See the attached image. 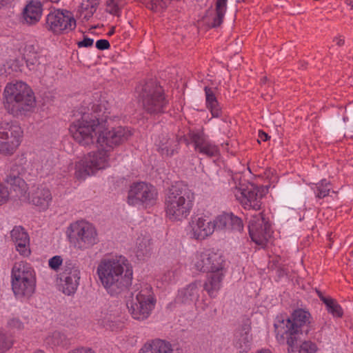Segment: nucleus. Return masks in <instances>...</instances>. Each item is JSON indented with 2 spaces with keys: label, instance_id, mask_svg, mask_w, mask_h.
<instances>
[{
  "label": "nucleus",
  "instance_id": "f257e3e1",
  "mask_svg": "<svg viewBox=\"0 0 353 353\" xmlns=\"http://www.w3.org/2000/svg\"><path fill=\"white\" fill-rule=\"evenodd\" d=\"M101 118L100 122L105 123V126L99 132L97 143L103 148L102 150L89 153L76 164V175L77 178L84 179L87 176L94 174L100 169L104 168L108 163V150L122 144L132 136L131 130L127 127L117 126L109 130L110 119L108 116Z\"/></svg>",
  "mask_w": 353,
  "mask_h": 353
},
{
  "label": "nucleus",
  "instance_id": "f03ea898",
  "mask_svg": "<svg viewBox=\"0 0 353 353\" xmlns=\"http://www.w3.org/2000/svg\"><path fill=\"white\" fill-rule=\"evenodd\" d=\"M104 105L99 101L92 98L85 99L76 112L74 116L77 118L70 125L69 131L74 140L79 144L87 146L94 144L96 136L99 134L105 123L100 122L99 113H105Z\"/></svg>",
  "mask_w": 353,
  "mask_h": 353
},
{
  "label": "nucleus",
  "instance_id": "7ed1b4c3",
  "mask_svg": "<svg viewBox=\"0 0 353 353\" xmlns=\"http://www.w3.org/2000/svg\"><path fill=\"white\" fill-rule=\"evenodd\" d=\"M97 272L103 286L112 296L125 291L132 282V270L121 256L102 260Z\"/></svg>",
  "mask_w": 353,
  "mask_h": 353
},
{
  "label": "nucleus",
  "instance_id": "20e7f679",
  "mask_svg": "<svg viewBox=\"0 0 353 353\" xmlns=\"http://www.w3.org/2000/svg\"><path fill=\"white\" fill-rule=\"evenodd\" d=\"M194 194L183 183L172 185L165 196L164 208L166 216L172 221H182L190 214L193 208Z\"/></svg>",
  "mask_w": 353,
  "mask_h": 353
},
{
  "label": "nucleus",
  "instance_id": "39448f33",
  "mask_svg": "<svg viewBox=\"0 0 353 353\" xmlns=\"http://www.w3.org/2000/svg\"><path fill=\"white\" fill-rule=\"evenodd\" d=\"M4 94L5 108L14 117L25 115L35 107L36 101L32 90L22 81L8 84Z\"/></svg>",
  "mask_w": 353,
  "mask_h": 353
},
{
  "label": "nucleus",
  "instance_id": "423d86ee",
  "mask_svg": "<svg viewBox=\"0 0 353 353\" xmlns=\"http://www.w3.org/2000/svg\"><path fill=\"white\" fill-rule=\"evenodd\" d=\"M140 97L143 110L150 114L163 113L167 109L163 90L155 81L150 80L143 85Z\"/></svg>",
  "mask_w": 353,
  "mask_h": 353
},
{
  "label": "nucleus",
  "instance_id": "0eeeda50",
  "mask_svg": "<svg viewBox=\"0 0 353 353\" xmlns=\"http://www.w3.org/2000/svg\"><path fill=\"white\" fill-rule=\"evenodd\" d=\"M310 314L303 309L294 310L291 318H288L284 324V334L287 339V344L294 347L297 345V341L301 340V335L307 334L309 332L310 323Z\"/></svg>",
  "mask_w": 353,
  "mask_h": 353
},
{
  "label": "nucleus",
  "instance_id": "6e6552de",
  "mask_svg": "<svg viewBox=\"0 0 353 353\" xmlns=\"http://www.w3.org/2000/svg\"><path fill=\"white\" fill-rule=\"evenodd\" d=\"M12 287L15 295L30 296L35 288L33 270L27 264L16 263L12 270Z\"/></svg>",
  "mask_w": 353,
  "mask_h": 353
},
{
  "label": "nucleus",
  "instance_id": "1a4fd4ad",
  "mask_svg": "<svg viewBox=\"0 0 353 353\" xmlns=\"http://www.w3.org/2000/svg\"><path fill=\"white\" fill-rule=\"evenodd\" d=\"M148 288L136 293H132L126 305L132 318L139 321L146 319L154 307L155 300L148 294Z\"/></svg>",
  "mask_w": 353,
  "mask_h": 353
},
{
  "label": "nucleus",
  "instance_id": "9d476101",
  "mask_svg": "<svg viewBox=\"0 0 353 353\" xmlns=\"http://www.w3.org/2000/svg\"><path fill=\"white\" fill-rule=\"evenodd\" d=\"M23 132L16 122L0 123V152L12 154L20 145Z\"/></svg>",
  "mask_w": 353,
  "mask_h": 353
},
{
  "label": "nucleus",
  "instance_id": "9b49d317",
  "mask_svg": "<svg viewBox=\"0 0 353 353\" xmlns=\"http://www.w3.org/2000/svg\"><path fill=\"white\" fill-rule=\"evenodd\" d=\"M74 14L67 10H57L48 14L46 28L57 34H65L75 29Z\"/></svg>",
  "mask_w": 353,
  "mask_h": 353
},
{
  "label": "nucleus",
  "instance_id": "f8f14e48",
  "mask_svg": "<svg viewBox=\"0 0 353 353\" xmlns=\"http://www.w3.org/2000/svg\"><path fill=\"white\" fill-rule=\"evenodd\" d=\"M157 197V192L153 185L139 182L130 186L128 202L131 205H143L147 208L155 203Z\"/></svg>",
  "mask_w": 353,
  "mask_h": 353
},
{
  "label": "nucleus",
  "instance_id": "ddd939ff",
  "mask_svg": "<svg viewBox=\"0 0 353 353\" xmlns=\"http://www.w3.org/2000/svg\"><path fill=\"white\" fill-rule=\"evenodd\" d=\"M263 192L264 189L262 187L259 188L252 183L247 185L239 183V186L236 185L234 194L245 208L259 210L261 208V199Z\"/></svg>",
  "mask_w": 353,
  "mask_h": 353
},
{
  "label": "nucleus",
  "instance_id": "4468645a",
  "mask_svg": "<svg viewBox=\"0 0 353 353\" xmlns=\"http://www.w3.org/2000/svg\"><path fill=\"white\" fill-rule=\"evenodd\" d=\"M70 237L76 239L75 245L84 250L91 248L97 242V234L95 228L87 223H76L70 225Z\"/></svg>",
  "mask_w": 353,
  "mask_h": 353
},
{
  "label": "nucleus",
  "instance_id": "2eb2a0df",
  "mask_svg": "<svg viewBox=\"0 0 353 353\" xmlns=\"http://www.w3.org/2000/svg\"><path fill=\"white\" fill-rule=\"evenodd\" d=\"M248 228L252 240L258 245H264L271 236L270 225L262 213L252 216Z\"/></svg>",
  "mask_w": 353,
  "mask_h": 353
},
{
  "label": "nucleus",
  "instance_id": "dca6fc26",
  "mask_svg": "<svg viewBox=\"0 0 353 353\" xmlns=\"http://www.w3.org/2000/svg\"><path fill=\"white\" fill-rule=\"evenodd\" d=\"M224 262L220 254L205 251L196 255L194 266L197 270L203 272H217L223 270Z\"/></svg>",
  "mask_w": 353,
  "mask_h": 353
},
{
  "label": "nucleus",
  "instance_id": "f3484780",
  "mask_svg": "<svg viewBox=\"0 0 353 353\" xmlns=\"http://www.w3.org/2000/svg\"><path fill=\"white\" fill-rule=\"evenodd\" d=\"M50 190L43 184L33 185L28 194L27 201L38 207L40 210H47L52 201Z\"/></svg>",
  "mask_w": 353,
  "mask_h": 353
},
{
  "label": "nucleus",
  "instance_id": "a211bd4d",
  "mask_svg": "<svg viewBox=\"0 0 353 353\" xmlns=\"http://www.w3.org/2000/svg\"><path fill=\"white\" fill-rule=\"evenodd\" d=\"M22 168L15 165L12 169V172L8 175L5 181L10 185L14 196L21 201H26L28 198V185L25 180L19 175H23Z\"/></svg>",
  "mask_w": 353,
  "mask_h": 353
},
{
  "label": "nucleus",
  "instance_id": "6ab92c4d",
  "mask_svg": "<svg viewBox=\"0 0 353 353\" xmlns=\"http://www.w3.org/2000/svg\"><path fill=\"white\" fill-rule=\"evenodd\" d=\"M188 137L190 142L187 138H183V140L187 145H189L190 143H193L196 152L208 157H214L217 154V147L207 140L203 132L190 131L188 133Z\"/></svg>",
  "mask_w": 353,
  "mask_h": 353
},
{
  "label": "nucleus",
  "instance_id": "aec40b11",
  "mask_svg": "<svg viewBox=\"0 0 353 353\" xmlns=\"http://www.w3.org/2000/svg\"><path fill=\"white\" fill-rule=\"evenodd\" d=\"M190 227L191 237L196 240L204 239L211 235L216 229L214 221L212 222L203 217L192 219Z\"/></svg>",
  "mask_w": 353,
  "mask_h": 353
},
{
  "label": "nucleus",
  "instance_id": "412c9836",
  "mask_svg": "<svg viewBox=\"0 0 353 353\" xmlns=\"http://www.w3.org/2000/svg\"><path fill=\"white\" fill-rule=\"evenodd\" d=\"M250 325L245 323L236 331L233 343L239 352H248L251 349L252 336L250 334Z\"/></svg>",
  "mask_w": 353,
  "mask_h": 353
},
{
  "label": "nucleus",
  "instance_id": "4be33fe9",
  "mask_svg": "<svg viewBox=\"0 0 353 353\" xmlns=\"http://www.w3.org/2000/svg\"><path fill=\"white\" fill-rule=\"evenodd\" d=\"M12 241L19 253L23 256L30 254V239L28 233L21 226H15L10 232Z\"/></svg>",
  "mask_w": 353,
  "mask_h": 353
},
{
  "label": "nucleus",
  "instance_id": "5701e85b",
  "mask_svg": "<svg viewBox=\"0 0 353 353\" xmlns=\"http://www.w3.org/2000/svg\"><path fill=\"white\" fill-rule=\"evenodd\" d=\"M57 162L58 158L55 154L50 152H44L40 155L38 161L34 163V166L37 173L43 177L48 176L55 171Z\"/></svg>",
  "mask_w": 353,
  "mask_h": 353
},
{
  "label": "nucleus",
  "instance_id": "b1692460",
  "mask_svg": "<svg viewBox=\"0 0 353 353\" xmlns=\"http://www.w3.org/2000/svg\"><path fill=\"white\" fill-rule=\"evenodd\" d=\"M215 228L218 230H227L241 232L243 225L241 219L232 214H223L214 220Z\"/></svg>",
  "mask_w": 353,
  "mask_h": 353
},
{
  "label": "nucleus",
  "instance_id": "393cba45",
  "mask_svg": "<svg viewBox=\"0 0 353 353\" xmlns=\"http://www.w3.org/2000/svg\"><path fill=\"white\" fill-rule=\"evenodd\" d=\"M42 11V4L40 1H30L23 10V23L29 26L36 24L41 17Z\"/></svg>",
  "mask_w": 353,
  "mask_h": 353
},
{
  "label": "nucleus",
  "instance_id": "a878e982",
  "mask_svg": "<svg viewBox=\"0 0 353 353\" xmlns=\"http://www.w3.org/2000/svg\"><path fill=\"white\" fill-rule=\"evenodd\" d=\"M139 353H174V350L169 342L155 339L151 343L145 344Z\"/></svg>",
  "mask_w": 353,
  "mask_h": 353
},
{
  "label": "nucleus",
  "instance_id": "bb28decb",
  "mask_svg": "<svg viewBox=\"0 0 353 353\" xmlns=\"http://www.w3.org/2000/svg\"><path fill=\"white\" fill-rule=\"evenodd\" d=\"M200 282H194L188 285L180 292L179 296L182 302L188 303L194 301L199 298V290L201 287Z\"/></svg>",
  "mask_w": 353,
  "mask_h": 353
},
{
  "label": "nucleus",
  "instance_id": "cd10ccee",
  "mask_svg": "<svg viewBox=\"0 0 353 353\" xmlns=\"http://www.w3.org/2000/svg\"><path fill=\"white\" fill-rule=\"evenodd\" d=\"M211 272L212 274L208 278L203 287L210 296H213L214 292L220 288L223 274L220 271Z\"/></svg>",
  "mask_w": 353,
  "mask_h": 353
},
{
  "label": "nucleus",
  "instance_id": "c85d7f7f",
  "mask_svg": "<svg viewBox=\"0 0 353 353\" xmlns=\"http://www.w3.org/2000/svg\"><path fill=\"white\" fill-rule=\"evenodd\" d=\"M204 90L205 92L208 108L210 110L214 117H218L219 116L220 108L214 92L208 87H205Z\"/></svg>",
  "mask_w": 353,
  "mask_h": 353
},
{
  "label": "nucleus",
  "instance_id": "c756f323",
  "mask_svg": "<svg viewBox=\"0 0 353 353\" xmlns=\"http://www.w3.org/2000/svg\"><path fill=\"white\" fill-rule=\"evenodd\" d=\"M179 144V141L173 137L167 144H158L159 150L163 156L172 157L177 152Z\"/></svg>",
  "mask_w": 353,
  "mask_h": 353
},
{
  "label": "nucleus",
  "instance_id": "7c9ffc66",
  "mask_svg": "<svg viewBox=\"0 0 353 353\" xmlns=\"http://www.w3.org/2000/svg\"><path fill=\"white\" fill-rule=\"evenodd\" d=\"M61 281L62 291L68 296L73 294L77 290L80 279H70L60 276Z\"/></svg>",
  "mask_w": 353,
  "mask_h": 353
},
{
  "label": "nucleus",
  "instance_id": "2f4dec72",
  "mask_svg": "<svg viewBox=\"0 0 353 353\" xmlns=\"http://www.w3.org/2000/svg\"><path fill=\"white\" fill-rule=\"evenodd\" d=\"M226 2L227 0H217L216 3V16L213 19V23L212 24V28H216L219 26L222 22L223 19L224 17L225 9H226Z\"/></svg>",
  "mask_w": 353,
  "mask_h": 353
},
{
  "label": "nucleus",
  "instance_id": "473e14b6",
  "mask_svg": "<svg viewBox=\"0 0 353 353\" xmlns=\"http://www.w3.org/2000/svg\"><path fill=\"white\" fill-rule=\"evenodd\" d=\"M60 276L65 278L80 279V271L76 264L71 261H65L63 270L61 273Z\"/></svg>",
  "mask_w": 353,
  "mask_h": 353
},
{
  "label": "nucleus",
  "instance_id": "72a5a7b5",
  "mask_svg": "<svg viewBox=\"0 0 353 353\" xmlns=\"http://www.w3.org/2000/svg\"><path fill=\"white\" fill-rule=\"evenodd\" d=\"M99 1L100 0H82L81 8L82 10L88 12L84 17L85 19H89L93 15L99 4Z\"/></svg>",
  "mask_w": 353,
  "mask_h": 353
},
{
  "label": "nucleus",
  "instance_id": "f704fd0d",
  "mask_svg": "<svg viewBox=\"0 0 353 353\" xmlns=\"http://www.w3.org/2000/svg\"><path fill=\"white\" fill-rule=\"evenodd\" d=\"M170 1L171 0H145V3L148 8L159 12L165 8Z\"/></svg>",
  "mask_w": 353,
  "mask_h": 353
},
{
  "label": "nucleus",
  "instance_id": "c9c22d12",
  "mask_svg": "<svg viewBox=\"0 0 353 353\" xmlns=\"http://www.w3.org/2000/svg\"><path fill=\"white\" fill-rule=\"evenodd\" d=\"M12 345V339L10 335L0 330V353L7 351Z\"/></svg>",
  "mask_w": 353,
  "mask_h": 353
},
{
  "label": "nucleus",
  "instance_id": "e433bc0d",
  "mask_svg": "<svg viewBox=\"0 0 353 353\" xmlns=\"http://www.w3.org/2000/svg\"><path fill=\"white\" fill-rule=\"evenodd\" d=\"M26 65L30 70H37L38 66L40 65L39 56L36 53L30 54V52L24 54Z\"/></svg>",
  "mask_w": 353,
  "mask_h": 353
},
{
  "label": "nucleus",
  "instance_id": "4c0bfd02",
  "mask_svg": "<svg viewBox=\"0 0 353 353\" xmlns=\"http://www.w3.org/2000/svg\"><path fill=\"white\" fill-rule=\"evenodd\" d=\"M150 250V241L148 239H139L137 241V255L138 256H145L149 254Z\"/></svg>",
  "mask_w": 353,
  "mask_h": 353
},
{
  "label": "nucleus",
  "instance_id": "58836bf2",
  "mask_svg": "<svg viewBox=\"0 0 353 353\" xmlns=\"http://www.w3.org/2000/svg\"><path fill=\"white\" fill-rule=\"evenodd\" d=\"M330 183H327L326 180H322L320 183L316 184L317 194L316 197L319 199H323L329 194L330 188L327 186Z\"/></svg>",
  "mask_w": 353,
  "mask_h": 353
},
{
  "label": "nucleus",
  "instance_id": "ea45409f",
  "mask_svg": "<svg viewBox=\"0 0 353 353\" xmlns=\"http://www.w3.org/2000/svg\"><path fill=\"white\" fill-rule=\"evenodd\" d=\"M316 351V345L310 341H303L299 347V353H315Z\"/></svg>",
  "mask_w": 353,
  "mask_h": 353
},
{
  "label": "nucleus",
  "instance_id": "a19ab883",
  "mask_svg": "<svg viewBox=\"0 0 353 353\" xmlns=\"http://www.w3.org/2000/svg\"><path fill=\"white\" fill-rule=\"evenodd\" d=\"M327 311L331 313L333 316L341 317L343 315V311L341 307L338 304L336 300H334L332 303L330 304V306H327Z\"/></svg>",
  "mask_w": 353,
  "mask_h": 353
},
{
  "label": "nucleus",
  "instance_id": "79ce46f5",
  "mask_svg": "<svg viewBox=\"0 0 353 353\" xmlns=\"http://www.w3.org/2000/svg\"><path fill=\"white\" fill-rule=\"evenodd\" d=\"M10 194L8 188L0 181V205L6 203L9 201Z\"/></svg>",
  "mask_w": 353,
  "mask_h": 353
},
{
  "label": "nucleus",
  "instance_id": "37998d69",
  "mask_svg": "<svg viewBox=\"0 0 353 353\" xmlns=\"http://www.w3.org/2000/svg\"><path fill=\"white\" fill-rule=\"evenodd\" d=\"M63 260L60 256H54L49 260V266L54 270H57L62 264Z\"/></svg>",
  "mask_w": 353,
  "mask_h": 353
},
{
  "label": "nucleus",
  "instance_id": "c03bdc74",
  "mask_svg": "<svg viewBox=\"0 0 353 353\" xmlns=\"http://www.w3.org/2000/svg\"><path fill=\"white\" fill-rule=\"evenodd\" d=\"M110 47V43L106 39H99L96 42V48L100 50H108Z\"/></svg>",
  "mask_w": 353,
  "mask_h": 353
},
{
  "label": "nucleus",
  "instance_id": "a18cd8bd",
  "mask_svg": "<svg viewBox=\"0 0 353 353\" xmlns=\"http://www.w3.org/2000/svg\"><path fill=\"white\" fill-rule=\"evenodd\" d=\"M94 40L92 39L84 37L83 39L77 43L79 48H88L93 45Z\"/></svg>",
  "mask_w": 353,
  "mask_h": 353
},
{
  "label": "nucleus",
  "instance_id": "49530a36",
  "mask_svg": "<svg viewBox=\"0 0 353 353\" xmlns=\"http://www.w3.org/2000/svg\"><path fill=\"white\" fill-rule=\"evenodd\" d=\"M8 324L10 327L18 330H21L23 327V323L19 319L17 318H13L10 319V321L8 322Z\"/></svg>",
  "mask_w": 353,
  "mask_h": 353
},
{
  "label": "nucleus",
  "instance_id": "de8ad7c7",
  "mask_svg": "<svg viewBox=\"0 0 353 353\" xmlns=\"http://www.w3.org/2000/svg\"><path fill=\"white\" fill-rule=\"evenodd\" d=\"M120 5L116 3H111V6L109 8L107 6V11L112 14H118Z\"/></svg>",
  "mask_w": 353,
  "mask_h": 353
},
{
  "label": "nucleus",
  "instance_id": "09e8293b",
  "mask_svg": "<svg viewBox=\"0 0 353 353\" xmlns=\"http://www.w3.org/2000/svg\"><path fill=\"white\" fill-rule=\"evenodd\" d=\"M159 142L158 144H167L171 139L168 134H162L159 137Z\"/></svg>",
  "mask_w": 353,
  "mask_h": 353
},
{
  "label": "nucleus",
  "instance_id": "8fccbe9b",
  "mask_svg": "<svg viewBox=\"0 0 353 353\" xmlns=\"http://www.w3.org/2000/svg\"><path fill=\"white\" fill-rule=\"evenodd\" d=\"M327 306H330V304L332 303V302L334 301V299L330 298V297H325V296H322L321 297V299Z\"/></svg>",
  "mask_w": 353,
  "mask_h": 353
},
{
  "label": "nucleus",
  "instance_id": "3c124183",
  "mask_svg": "<svg viewBox=\"0 0 353 353\" xmlns=\"http://www.w3.org/2000/svg\"><path fill=\"white\" fill-rule=\"evenodd\" d=\"M259 137L263 141H267V140H268L270 138V137L267 133H265V132H263L262 130H259Z\"/></svg>",
  "mask_w": 353,
  "mask_h": 353
},
{
  "label": "nucleus",
  "instance_id": "603ef678",
  "mask_svg": "<svg viewBox=\"0 0 353 353\" xmlns=\"http://www.w3.org/2000/svg\"><path fill=\"white\" fill-rule=\"evenodd\" d=\"M333 41L334 43H336V44L338 45L339 46H343L345 43L344 39H343L342 38H340V37H335L333 39Z\"/></svg>",
  "mask_w": 353,
  "mask_h": 353
},
{
  "label": "nucleus",
  "instance_id": "864d4df0",
  "mask_svg": "<svg viewBox=\"0 0 353 353\" xmlns=\"http://www.w3.org/2000/svg\"><path fill=\"white\" fill-rule=\"evenodd\" d=\"M122 0H108L107 6L110 8L111 6V3H116L120 5V3Z\"/></svg>",
  "mask_w": 353,
  "mask_h": 353
},
{
  "label": "nucleus",
  "instance_id": "5fc2aeb1",
  "mask_svg": "<svg viewBox=\"0 0 353 353\" xmlns=\"http://www.w3.org/2000/svg\"><path fill=\"white\" fill-rule=\"evenodd\" d=\"M10 2V0H0V8L8 5Z\"/></svg>",
  "mask_w": 353,
  "mask_h": 353
},
{
  "label": "nucleus",
  "instance_id": "6e6d98bb",
  "mask_svg": "<svg viewBox=\"0 0 353 353\" xmlns=\"http://www.w3.org/2000/svg\"><path fill=\"white\" fill-rule=\"evenodd\" d=\"M60 337H61V334L59 333V332L54 333L53 335H52V339L54 340H56V339H59Z\"/></svg>",
  "mask_w": 353,
  "mask_h": 353
},
{
  "label": "nucleus",
  "instance_id": "4d7b16f0",
  "mask_svg": "<svg viewBox=\"0 0 353 353\" xmlns=\"http://www.w3.org/2000/svg\"><path fill=\"white\" fill-rule=\"evenodd\" d=\"M115 27H112L111 30L108 32V36H112L114 33Z\"/></svg>",
  "mask_w": 353,
  "mask_h": 353
},
{
  "label": "nucleus",
  "instance_id": "13d9d810",
  "mask_svg": "<svg viewBox=\"0 0 353 353\" xmlns=\"http://www.w3.org/2000/svg\"><path fill=\"white\" fill-rule=\"evenodd\" d=\"M257 353H272V352L268 350H262L259 351Z\"/></svg>",
  "mask_w": 353,
  "mask_h": 353
},
{
  "label": "nucleus",
  "instance_id": "bf43d9fd",
  "mask_svg": "<svg viewBox=\"0 0 353 353\" xmlns=\"http://www.w3.org/2000/svg\"><path fill=\"white\" fill-rule=\"evenodd\" d=\"M316 293H317L319 297L320 298V299H321V297L324 296L323 295L322 292L320 290H316Z\"/></svg>",
  "mask_w": 353,
  "mask_h": 353
},
{
  "label": "nucleus",
  "instance_id": "052dcab7",
  "mask_svg": "<svg viewBox=\"0 0 353 353\" xmlns=\"http://www.w3.org/2000/svg\"><path fill=\"white\" fill-rule=\"evenodd\" d=\"M268 81V78L266 77H263V79L261 80V83H266Z\"/></svg>",
  "mask_w": 353,
  "mask_h": 353
},
{
  "label": "nucleus",
  "instance_id": "680f3d73",
  "mask_svg": "<svg viewBox=\"0 0 353 353\" xmlns=\"http://www.w3.org/2000/svg\"><path fill=\"white\" fill-rule=\"evenodd\" d=\"M35 353H44L42 350H37Z\"/></svg>",
  "mask_w": 353,
  "mask_h": 353
},
{
  "label": "nucleus",
  "instance_id": "e2e57ef3",
  "mask_svg": "<svg viewBox=\"0 0 353 353\" xmlns=\"http://www.w3.org/2000/svg\"><path fill=\"white\" fill-rule=\"evenodd\" d=\"M54 344L55 345H59V341H57V342L54 341Z\"/></svg>",
  "mask_w": 353,
  "mask_h": 353
},
{
  "label": "nucleus",
  "instance_id": "0e129e2a",
  "mask_svg": "<svg viewBox=\"0 0 353 353\" xmlns=\"http://www.w3.org/2000/svg\"><path fill=\"white\" fill-rule=\"evenodd\" d=\"M68 353H78V352H70Z\"/></svg>",
  "mask_w": 353,
  "mask_h": 353
},
{
  "label": "nucleus",
  "instance_id": "69168bd1",
  "mask_svg": "<svg viewBox=\"0 0 353 353\" xmlns=\"http://www.w3.org/2000/svg\"><path fill=\"white\" fill-rule=\"evenodd\" d=\"M234 184H236V182H234ZM236 186H238L237 185H235V186H236Z\"/></svg>",
  "mask_w": 353,
  "mask_h": 353
}]
</instances>
